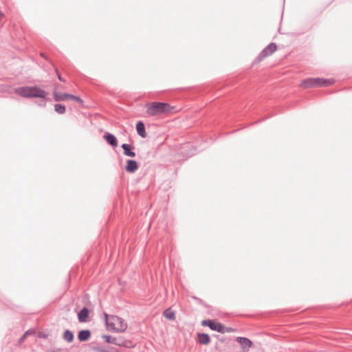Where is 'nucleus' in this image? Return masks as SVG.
Instances as JSON below:
<instances>
[{"label":"nucleus","mask_w":352,"mask_h":352,"mask_svg":"<svg viewBox=\"0 0 352 352\" xmlns=\"http://www.w3.org/2000/svg\"><path fill=\"white\" fill-rule=\"evenodd\" d=\"M14 93L17 95L27 98H35L47 99L48 92L41 89L38 86H22L16 87Z\"/></svg>","instance_id":"1"},{"label":"nucleus","mask_w":352,"mask_h":352,"mask_svg":"<svg viewBox=\"0 0 352 352\" xmlns=\"http://www.w3.org/2000/svg\"><path fill=\"white\" fill-rule=\"evenodd\" d=\"M145 107L146 108V113L152 116L169 113L174 108L168 103L160 102L147 103L146 104Z\"/></svg>","instance_id":"2"},{"label":"nucleus","mask_w":352,"mask_h":352,"mask_svg":"<svg viewBox=\"0 0 352 352\" xmlns=\"http://www.w3.org/2000/svg\"><path fill=\"white\" fill-rule=\"evenodd\" d=\"M331 84L330 80H324L322 78H307L304 80L300 86L303 88H309L315 87L329 86Z\"/></svg>","instance_id":"3"},{"label":"nucleus","mask_w":352,"mask_h":352,"mask_svg":"<svg viewBox=\"0 0 352 352\" xmlns=\"http://www.w3.org/2000/svg\"><path fill=\"white\" fill-rule=\"evenodd\" d=\"M54 99L56 102L65 101L66 100H72L80 104H83V100L77 96L70 94H62L59 93L56 91L53 92Z\"/></svg>","instance_id":"4"},{"label":"nucleus","mask_w":352,"mask_h":352,"mask_svg":"<svg viewBox=\"0 0 352 352\" xmlns=\"http://www.w3.org/2000/svg\"><path fill=\"white\" fill-rule=\"evenodd\" d=\"M201 324L203 326L208 327L211 330L216 331L219 333H223L225 330V326L220 322H217L214 320H204L202 321Z\"/></svg>","instance_id":"5"},{"label":"nucleus","mask_w":352,"mask_h":352,"mask_svg":"<svg viewBox=\"0 0 352 352\" xmlns=\"http://www.w3.org/2000/svg\"><path fill=\"white\" fill-rule=\"evenodd\" d=\"M90 311L86 307H83L78 313V320L79 322H86L88 321Z\"/></svg>","instance_id":"6"},{"label":"nucleus","mask_w":352,"mask_h":352,"mask_svg":"<svg viewBox=\"0 0 352 352\" xmlns=\"http://www.w3.org/2000/svg\"><path fill=\"white\" fill-rule=\"evenodd\" d=\"M139 168L138 164L135 160H127L125 170L130 173H135Z\"/></svg>","instance_id":"7"},{"label":"nucleus","mask_w":352,"mask_h":352,"mask_svg":"<svg viewBox=\"0 0 352 352\" xmlns=\"http://www.w3.org/2000/svg\"><path fill=\"white\" fill-rule=\"evenodd\" d=\"M103 138L112 147L118 146V142L116 137L113 134L107 132L104 134Z\"/></svg>","instance_id":"8"},{"label":"nucleus","mask_w":352,"mask_h":352,"mask_svg":"<svg viewBox=\"0 0 352 352\" xmlns=\"http://www.w3.org/2000/svg\"><path fill=\"white\" fill-rule=\"evenodd\" d=\"M236 342L240 344L241 347L243 349H248L252 345V341L245 337H237L236 339Z\"/></svg>","instance_id":"9"},{"label":"nucleus","mask_w":352,"mask_h":352,"mask_svg":"<svg viewBox=\"0 0 352 352\" xmlns=\"http://www.w3.org/2000/svg\"><path fill=\"white\" fill-rule=\"evenodd\" d=\"M121 148L124 151V154L126 156L134 157L135 156V153L133 151L134 147L129 144H122L121 145Z\"/></svg>","instance_id":"10"},{"label":"nucleus","mask_w":352,"mask_h":352,"mask_svg":"<svg viewBox=\"0 0 352 352\" xmlns=\"http://www.w3.org/2000/svg\"><path fill=\"white\" fill-rule=\"evenodd\" d=\"M91 337V331L89 329H83L78 331V339L80 342L87 341Z\"/></svg>","instance_id":"11"},{"label":"nucleus","mask_w":352,"mask_h":352,"mask_svg":"<svg viewBox=\"0 0 352 352\" xmlns=\"http://www.w3.org/2000/svg\"><path fill=\"white\" fill-rule=\"evenodd\" d=\"M197 342L201 344H208L210 342V338L208 333H198Z\"/></svg>","instance_id":"12"},{"label":"nucleus","mask_w":352,"mask_h":352,"mask_svg":"<svg viewBox=\"0 0 352 352\" xmlns=\"http://www.w3.org/2000/svg\"><path fill=\"white\" fill-rule=\"evenodd\" d=\"M136 130H137L138 134L140 137H142L143 138L146 137L147 134H146V132L145 130V126L142 121H138L136 123Z\"/></svg>","instance_id":"13"},{"label":"nucleus","mask_w":352,"mask_h":352,"mask_svg":"<svg viewBox=\"0 0 352 352\" xmlns=\"http://www.w3.org/2000/svg\"><path fill=\"white\" fill-rule=\"evenodd\" d=\"M114 344L120 346H124L126 348H130L133 346L131 342L125 340L121 337L116 338V341L114 342Z\"/></svg>","instance_id":"14"},{"label":"nucleus","mask_w":352,"mask_h":352,"mask_svg":"<svg viewBox=\"0 0 352 352\" xmlns=\"http://www.w3.org/2000/svg\"><path fill=\"white\" fill-rule=\"evenodd\" d=\"M163 316L169 320H175V313L171 309L170 307L164 311Z\"/></svg>","instance_id":"15"},{"label":"nucleus","mask_w":352,"mask_h":352,"mask_svg":"<svg viewBox=\"0 0 352 352\" xmlns=\"http://www.w3.org/2000/svg\"><path fill=\"white\" fill-rule=\"evenodd\" d=\"M63 338L67 342H72L74 339V335L72 331L67 329L63 332Z\"/></svg>","instance_id":"16"},{"label":"nucleus","mask_w":352,"mask_h":352,"mask_svg":"<svg viewBox=\"0 0 352 352\" xmlns=\"http://www.w3.org/2000/svg\"><path fill=\"white\" fill-rule=\"evenodd\" d=\"M93 349L96 352H118V350L113 347L106 349L102 346H95Z\"/></svg>","instance_id":"17"},{"label":"nucleus","mask_w":352,"mask_h":352,"mask_svg":"<svg viewBox=\"0 0 352 352\" xmlns=\"http://www.w3.org/2000/svg\"><path fill=\"white\" fill-rule=\"evenodd\" d=\"M54 111L58 114H64L66 111V107L64 104L57 103L54 104Z\"/></svg>","instance_id":"18"},{"label":"nucleus","mask_w":352,"mask_h":352,"mask_svg":"<svg viewBox=\"0 0 352 352\" xmlns=\"http://www.w3.org/2000/svg\"><path fill=\"white\" fill-rule=\"evenodd\" d=\"M116 320L117 321H119V322L120 323V327L118 328L116 331L120 332L124 331L127 328V324L124 322V320L121 318L116 317Z\"/></svg>","instance_id":"19"},{"label":"nucleus","mask_w":352,"mask_h":352,"mask_svg":"<svg viewBox=\"0 0 352 352\" xmlns=\"http://www.w3.org/2000/svg\"><path fill=\"white\" fill-rule=\"evenodd\" d=\"M276 50V45L274 43H270L265 47V56L271 54Z\"/></svg>","instance_id":"20"},{"label":"nucleus","mask_w":352,"mask_h":352,"mask_svg":"<svg viewBox=\"0 0 352 352\" xmlns=\"http://www.w3.org/2000/svg\"><path fill=\"white\" fill-rule=\"evenodd\" d=\"M102 338L105 340L107 343L113 344L116 341V337H112L109 335H103Z\"/></svg>","instance_id":"21"},{"label":"nucleus","mask_w":352,"mask_h":352,"mask_svg":"<svg viewBox=\"0 0 352 352\" xmlns=\"http://www.w3.org/2000/svg\"><path fill=\"white\" fill-rule=\"evenodd\" d=\"M264 58V50H263L259 55L258 56V57L256 58V59L254 61L253 64H255V63H258L259 62H261Z\"/></svg>","instance_id":"22"},{"label":"nucleus","mask_w":352,"mask_h":352,"mask_svg":"<svg viewBox=\"0 0 352 352\" xmlns=\"http://www.w3.org/2000/svg\"><path fill=\"white\" fill-rule=\"evenodd\" d=\"M234 331V329H232V327H225V330L223 331V333L227 332V333H232Z\"/></svg>","instance_id":"23"},{"label":"nucleus","mask_w":352,"mask_h":352,"mask_svg":"<svg viewBox=\"0 0 352 352\" xmlns=\"http://www.w3.org/2000/svg\"><path fill=\"white\" fill-rule=\"evenodd\" d=\"M56 74H57V76H58V78L60 81L61 82H65V80L62 78L61 75L59 74L58 71L56 69Z\"/></svg>","instance_id":"24"},{"label":"nucleus","mask_w":352,"mask_h":352,"mask_svg":"<svg viewBox=\"0 0 352 352\" xmlns=\"http://www.w3.org/2000/svg\"><path fill=\"white\" fill-rule=\"evenodd\" d=\"M31 333L30 331L28 330L24 334H23V338H26L28 335H30Z\"/></svg>","instance_id":"25"},{"label":"nucleus","mask_w":352,"mask_h":352,"mask_svg":"<svg viewBox=\"0 0 352 352\" xmlns=\"http://www.w3.org/2000/svg\"><path fill=\"white\" fill-rule=\"evenodd\" d=\"M25 339V338H23V335L22 336V337L19 339V342H23V340Z\"/></svg>","instance_id":"26"},{"label":"nucleus","mask_w":352,"mask_h":352,"mask_svg":"<svg viewBox=\"0 0 352 352\" xmlns=\"http://www.w3.org/2000/svg\"><path fill=\"white\" fill-rule=\"evenodd\" d=\"M39 106L45 107V102H42L39 103Z\"/></svg>","instance_id":"27"},{"label":"nucleus","mask_w":352,"mask_h":352,"mask_svg":"<svg viewBox=\"0 0 352 352\" xmlns=\"http://www.w3.org/2000/svg\"><path fill=\"white\" fill-rule=\"evenodd\" d=\"M192 148H193L194 151H193V152H192V153L190 154V155H195V150H196V148H195V147H193Z\"/></svg>","instance_id":"28"},{"label":"nucleus","mask_w":352,"mask_h":352,"mask_svg":"<svg viewBox=\"0 0 352 352\" xmlns=\"http://www.w3.org/2000/svg\"><path fill=\"white\" fill-rule=\"evenodd\" d=\"M104 316H105L106 320H107L108 315L105 314Z\"/></svg>","instance_id":"29"}]
</instances>
